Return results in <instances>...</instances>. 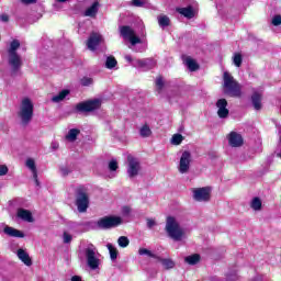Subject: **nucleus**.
Segmentation results:
<instances>
[{
	"label": "nucleus",
	"mask_w": 281,
	"mask_h": 281,
	"mask_svg": "<svg viewBox=\"0 0 281 281\" xmlns=\"http://www.w3.org/2000/svg\"><path fill=\"white\" fill-rule=\"evenodd\" d=\"M98 12H100V2L94 1L88 9H86L83 16L95 19V16H98Z\"/></svg>",
	"instance_id": "obj_16"
},
{
	"label": "nucleus",
	"mask_w": 281,
	"mask_h": 281,
	"mask_svg": "<svg viewBox=\"0 0 281 281\" xmlns=\"http://www.w3.org/2000/svg\"><path fill=\"white\" fill-rule=\"evenodd\" d=\"M88 225L92 229H113L122 225V217L120 216H104L101 217L98 222H90Z\"/></svg>",
	"instance_id": "obj_5"
},
{
	"label": "nucleus",
	"mask_w": 281,
	"mask_h": 281,
	"mask_svg": "<svg viewBox=\"0 0 281 281\" xmlns=\"http://www.w3.org/2000/svg\"><path fill=\"white\" fill-rule=\"evenodd\" d=\"M228 144L232 148H240L244 144L243 135L237 132H231L227 136Z\"/></svg>",
	"instance_id": "obj_15"
},
{
	"label": "nucleus",
	"mask_w": 281,
	"mask_h": 281,
	"mask_svg": "<svg viewBox=\"0 0 281 281\" xmlns=\"http://www.w3.org/2000/svg\"><path fill=\"white\" fill-rule=\"evenodd\" d=\"M105 67L106 69H115L117 67V59L113 56H108L105 60Z\"/></svg>",
	"instance_id": "obj_31"
},
{
	"label": "nucleus",
	"mask_w": 281,
	"mask_h": 281,
	"mask_svg": "<svg viewBox=\"0 0 281 281\" xmlns=\"http://www.w3.org/2000/svg\"><path fill=\"white\" fill-rule=\"evenodd\" d=\"M272 25H274L276 27H278V25H281V15H274L272 18Z\"/></svg>",
	"instance_id": "obj_45"
},
{
	"label": "nucleus",
	"mask_w": 281,
	"mask_h": 281,
	"mask_svg": "<svg viewBox=\"0 0 281 281\" xmlns=\"http://www.w3.org/2000/svg\"><path fill=\"white\" fill-rule=\"evenodd\" d=\"M166 83L164 82V77H157L156 78V91L157 93H161L164 91V87Z\"/></svg>",
	"instance_id": "obj_33"
},
{
	"label": "nucleus",
	"mask_w": 281,
	"mask_h": 281,
	"mask_svg": "<svg viewBox=\"0 0 281 281\" xmlns=\"http://www.w3.org/2000/svg\"><path fill=\"white\" fill-rule=\"evenodd\" d=\"M75 204L80 214H85L89 210V189L85 186H79L75 189Z\"/></svg>",
	"instance_id": "obj_3"
},
{
	"label": "nucleus",
	"mask_w": 281,
	"mask_h": 281,
	"mask_svg": "<svg viewBox=\"0 0 281 281\" xmlns=\"http://www.w3.org/2000/svg\"><path fill=\"white\" fill-rule=\"evenodd\" d=\"M3 232L7 236H10L11 238H25V234H23V232L12 226H5L3 228Z\"/></svg>",
	"instance_id": "obj_17"
},
{
	"label": "nucleus",
	"mask_w": 281,
	"mask_h": 281,
	"mask_svg": "<svg viewBox=\"0 0 281 281\" xmlns=\"http://www.w3.org/2000/svg\"><path fill=\"white\" fill-rule=\"evenodd\" d=\"M79 135H80V130L71 128V130H69L68 134L66 135V139H68V142H76V139H78Z\"/></svg>",
	"instance_id": "obj_27"
},
{
	"label": "nucleus",
	"mask_w": 281,
	"mask_h": 281,
	"mask_svg": "<svg viewBox=\"0 0 281 281\" xmlns=\"http://www.w3.org/2000/svg\"><path fill=\"white\" fill-rule=\"evenodd\" d=\"M194 201L199 203H207L211 198V189L210 187L195 188L192 190Z\"/></svg>",
	"instance_id": "obj_11"
},
{
	"label": "nucleus",
	"mask_w": 281,
	"mask_h": 281,
	"mask_svg": "<svg viewBox=\"0 0 281 281\" xmlns=\"http://www.w3.org/2000/svg\"><path fill=\"white\" fill-rule=\"evenodd\" d=\"M227 280H238V274H236V272L233 274H227Z\"/></svg>",
	"instance_id": "obj_52"
},
{
	"label": "nucleus",
	"mask_w": 281,
	"mask_h": 281,
	"mask_svg": "<svg viewBox=\"0 0 281 281\" xmlns=\"http://www.w3.org/2000/svg\"><path fill=\"white\" fill-rule=\"evenodd\" d=\"M8 166L5 165H0V177H5V175H8Z\"/></svg>",
	"instance_id": "obj_46"
},
{
	"label": "nucleus",
	"mask_w": 281,
	"mask_h": 281,
	"mask_svg": "<svg viewBox=\"0 0 281 281\" xmlns=\"http://www.w3.org/2000/svg\"><path fill=\"white\" fill-rule=\"evenodd\" d=\"M19 47H21V42H19V40H13L10 43V47L8 49L9 65L13 74H16V71L21 69V65H23V63L21 61V56L16 54V49H19Z\"/></svg>",
	"instance_id": "obj_6"
},
{
	"label": "nucleus",
	"mask_w": 281,
	"mask_h": 281,
	"mask_svg": "<svg viewBox=\"0 0 281 281\" xmlns=\"http://www.w3.org/2000/svg\"><path fill=\"white\" fill-rule=\"evenodd\" d=\"M18 218L25 221L26 223H34V217L32 216V212L25 209L18 210Z\"/></svg>",
	"instance_id": "obj_21"
},
{
	"label": "nucleus",
	"mask_w": 281,
	"mask_h": 281,
	"mask_svg": "<svg viewBox=\"0 0 281 281\" xmlns=\"http://www.w3.org/2000/svg\"><path fill=\"white\" fill-rule=\"evenodd\" d=\"M165 232L169 238L177 243L183 240V237L186 236V229H183L181 223H179V220L175 216H167Z\"/></svg>",
	"instance_id": "obj_1"
},
{
	"label": "nucleus",
	"mask_w": 281,
	"mask_h": 281,
	"mask_svg": "<svg viewBox=\"0 0 281 281\" xmlns=\"http://www.w3.org/2000/svg\"><path fill=\"white\" fill-rule=\"evenodd\" d=\"M63 240H64L65 245H69V243H71V240H74V237L69 233L64 232Z\"/></svg>",
	"instance_id": "obj_43"
},
{
	"label": "nucleus",
	"mask_w": 281,
	"mask_h": 281,
	"mask_svg": "<svg viewBox=\"0 0 281 281\" xmlns=\"http://www.w3.org/2000/svg\"><path fill=\"white\" fill-rule=\"evenodd\" d=\"M176 12H178L182 16H186V19H194V9L192 8V5H189L187 8H177Z\"/></svg>",
	"instance_id": "obj_22"
},
{
	"label": "nucleus",
	"mask_w": 281,
	"mask_h": 281,
	"mask_svg": "<svg viewBox=\"0 0 281 281\" xmlns=\"http://www.w3.org/2000/svg\"><path fill=\"white\" fill-rule=\"evenodd\" d=\"M181 142H183V135L181 134H175L171 138V144H173V146H179Z\"/></svg>",
	"instance_id": "obj_38"
},
{
	"label": "nucleus",
	"mask_w": 281,
	"mask_h": 281,
	"mask_svg": "<svg viewBox=\"0 0 281 281\" xmlns=\"http://www.w3.org/2000/svg\"><path fill=\"white\" fill-rule=\"evenodd\" d=\"M100 106H102L100 99H93L78 103L76 105V111L79 113H91V111H98Z\"/></svg>",
	"instance_id": "obj_8"
},
{
	"label": "nucleus",
	"mask_w": 281,
	"mask_h": 281,
	"mask_svg": "<svg viewBox=\"0 0 281 281\" xmlns=\"http://www.w3.org/2000/svg\"><path fill=\"white\" fill-rule=\"evenodd\" d=\"M190 164H192V154L189 150H184L180 156L178 172L188 175L190 172Z\"/></svg>",
	"instance_id": "obj_9"
},
{
	"label": "nucleus",
	"mask_w": 281,
	"mask_h": 281,
	"mask_svg": "<svg viewBox=\"0 0 281 281\" xmlns=\"http://www.w3.org/2000/svg\"><path fill=\"white\" fill-rule=\"evenodd\" d=\"M148 4V0H132L131 5L134 8H145Z\"/></svg>",
	"instance_id": "obj_36"
},
{
	"label": "nucleus",
	"mask_w": 281,
	"mask_h": 281,
	"mask_svg": "<svg viewBox=\"0 0 281 281\" xmlns=\"http://www.w3.org/2000/svg\"><path fill=\"white\" fill-rule=\"evenodd\" d=\"M58 3H65L67 0H57Z\"/></svg>",
	"instance_id": "obj_56"
},
{
	"label": "nucleus",
	"mask_w": 281,
	"mask_h": 281,
	"mask_svg": "<svg viewBox=\"0 0 281 281\" xmlns=\"http://www.w3.org/2000/svg\"><path fill=\"white\" fill-rule=\"evenodd\" d=\"M122 214L123 216H128V214H131V206H123Z\"/></svg>",
	"instance_id": "obj_50"
},
{
	"label": "nucleus",
	"mask_w": 281,
	"mask_h": 281,
	"mask_svg": "<svg viewBox=\"0 0 281 281\" xmlns=\"http://www.w3.org/2000/svg\"><path fill=\"white\" fill-rule=\"evenodd\" d=\"M0 21H1L2 23H8V21H10V15H8L7 13H2V14L0 15Z\"/></svg>",
	"instance_id": "obj_49"
},
{
	"label": "nucleus",
	"mask_w": 281,
	"mask_h": 281,
	"mask_svg": "<svg viewBox=\"0 0 281 281\" xmlns=\"http://www.w3.org/2000/svg\"><path fill=\"white\" fill-rule=\"evenodd\" d=\"M156 260L162 265L164 269H167V270L175 269L176 263L172 259H166L157 256Z\"/></svg>",
	"instance_id": "obj_24"
},
{
	"label": "nucleus",
	"mask_w": 281,
	"mask_h": 281,
	"mask_svg": "<svg viewBox=\"0 0 281 281\" xmlns=\"http://www.w3.org/2000/svg\"><path fill=\"white\" fill-rule=\"evenodd\" d=\"M139 170H142L139 160L133 156H127V177L130 179H135V177L139 175Z\"/></svg>",
	"instance_id": "obj_10"
},
{
	"label": "nucleus",
	"mask_w": 281,
	"mask_h": 281,
	"mask_svg": "<svg viewBox=\"0 0 281 281\" xmlns=\"http://www.w3.org/2000/svg\"><path fill=\"white\" fill-rule=\"evenodd\" d=\"M138 254H139V256H148L149 258L157 259V255L153 254V251H150L146 248H139Z\"/></svg>",
	"instance_id": "obj_37"
},
{
	"label": "nucleus",
	"mask_w": 281,
	"mask_h": 281,
	"mask_svg": "<svg viewBox=\"0 0 281 281\" xmlns=\"http://www.w3.org/2000/svg\"><path fill=\"white\" fill-rule=\"evenodd\" d=\"M109 170H111L112 172H115V170H117V160H111L109 162Z\"/></svg>",
	"instance_id": "obj_44"
},
{
	"label": "nucleus",
	"mask_w": 281,
	"mask_h": 281,
	"mask_svg": "<svg viewBox=\"0 0 281 281\" xmlns=\"http://www.w3.org/2000/svg\"><path fill=\"white\" fill-rule=\"evenodd\" d=\"M251 102L255 111H260V109H262V93L254 92L251 95Z\"/></svg>",
	"instance_id": "obj_20"
},
{
	"label": "nucleus",
	"mask_w": 281,
	"mask_h": 281,
	"mask_svg": "<svg viewBox=\"0 0 281 281\" xmlns=\"http://www.w3.org/2000/svg\"><path fill=\"white\" fill-rule=\"evenodd\" d=\"M100 43H102V35H100V33L92 32L87 41V47L90 52H95Z\"/></svg>",
	"instance_id": "obj_14"
},
{
	"label": "nucleus",
	"mask_w": 281,
	"mask_h": 281,
	"mask_svg": "<svg viewBox=\"0 0 281 281\" xmlns=\"http://www.w3.org/2000/svg\"><path fill=\"white\" fill-rule=\"evenodd\" d=\"M16 256L21 262L26 265V267H32V258H30V254L23 250V248L18 249Z\"/></svg>",
	"instance_id": "obj_18"
},
{
	"label": "nucleus",
	"mask_w": 281,
	"mask_h": 281,
	"mask_svg": "<svg viewBox=\"0 0 281 281\" xmlns=\"http://www.w3.org/2000/svg\"><path fill=\"white\" fill-rule=\"evenodd\" d=\"M217 109V115L221 120H226L229 117V110L227 109V99H220L215 104Z\"/></svg>",
	"instance_id": "obj_13"
},
{
	"label": "nucleus",
	"mask_w": 281,
	"mask_h": 281,
	"mask_svg": "<svg viewBox=\"0 0 281 281\" xmlns=\"http://www.w3.org/2000/svg\"><path fill=\"white\" fill-rule=\"evenodd\" d=\"M36 186H41V182H38V176L34 178Z\"/></svg>",
	"instance_id": "obj_55"
},
{
	"label": "nucleus",
	"mask_w": 281,
	"mask_h": 281,
	"mask_svg": "<svg viewBox=\"0 0 281 281\" xmlns=\"http://www.w3.org/2000/svg\"><path fill=\"white\" fill-rule=\"evenodd\" d=\"M22 3H25L26 5H30L32 3H36V0H21Z\"/></svg>",
	"instance_id": "obj_53"
},
{
	"label": "nucleus",
	"mask_w": 281,
	"mask_h": 281,
	"mask_svg": "<svg viewBox=\"0 0 281 281\" xmlns=\"http://www.w3.org/2000/svg\"><path fill=\"white\" fill-rule=\"evenodd\" d=\"M81 87H91L93 85V78L90 77H83L80 79Z\"/></svg>",
	"instance_id": "obj_39"
},
{
	"label": "nucleus",
	"mask_w": 281,
	"mask_h": 281,
	"mask_svg": "<svg viewBox=\"0 0 281 281\" xmlns=\"http://www.w3.org/2000/svg\"><path fill=\"white\" fill-rule=\"evenodd\" d=\"M223 82L225 95H229L231 98H240L243 95V86L229 72H224Z\"/></svg>",
	"instance_id": "obj_2"
},
{
	"label": "nucleus",
	"mask_w": 281,
	"mask_h": 281,
	"mask_svg": "<svg viewBox=\"0 0 281 281\" xmlns=\"http://www.w3.org/2000/svg\"><path fill=\"white\" fill-rule=\"evenodd\" d=\"M117 245H119V247H122L123 249H125V247L131 245V240L126 236H121L117 239Z\"/></svg>",
	"instance_id": "obj_34"
},
{
	"label": "nucleus",
	"mask_w": 281,
	"mask_h": 281,
	"mask_svg": "<svg viewBox=\"0 0 281 281\" xmlns=\"http://www.w3.org/2000/svg\"><path fill=\"white\" fill-rule=\"evenodd\" d=\"M26 168L32 171L33 179H36L37 171H36V162L34 161V159L32 158L26 159Z\"/></svg>",
	"instance_id": "obj_28"
},
{
	"label": "nucleus",
	"mask_w": 281,
	"mask_h": 281,
	"mask_svg": "<svg viewBox=\"0 0 281 281\" xmlns=\"http://www.w3.org/2000/svg\"><path fill=\"white\" fill-rule=\"evenodd\" d=\"M95 246L93 244H89L85 249V256L87 260V265L92 271H95L100 267V259L95 257Z\"/></svg>",
	"instance_id": "obj_7"
},
{
	"label": "nucleus",
	"mask_w": 281,
	"mask_h": 281,
	"mask_svg": "<svg viewBox=\"0 0 281 281\" xmlns=\"http://www.w3.org/2000/svg\"><path fill=\"white\" fill-rule=\"evenodd\" d=\"M22 126H27L34 117V103L30 98H24L20 105V111L18 113Z\"/></svg>",
	"instance_id": "obj_4"
},
{
	"label": "nucleus",
	"mask_w": 281,
	"mask_h": 281,
	"mask_svg": "<svg viewBox=\"0 0 281 281\" xmlns=\"http://www.w3.org/2000/svg\"><path fill=\"white\" fill-rule=\"evenodd\" d=\"M250 207L255 210V212H260V210H262V200H260V198H254L250 202Z\"/></svg>",
	"instance_id": "obj_30"
},
{
	"label": "nucleus",
	"mask_w": 281,
	"mask_h": 281,
	"mask_svg": "<svg viewBox=\"0 0 281 281\" xmlns=\"http://www.w3.org/2000/svg\"><path fill=\"white\" fill-rule=\"evenodd\" d=\"M155 225H157V222H155V220L147 218V227H148V229H153V227H155Z\"/></svg>",
	"instance_id": "obj_48"
},
{
	"label": "nucleus",
	"mask_w": 281,
	"mask_h": 281,
	"mask_svg": "<svg viewBox=\"0 0 281 281\" xmlns=\"http://www.w3.org/2000/svg\"><path fill=\"white\" fill-rule=\"evenodd\" d=\"M130 49H132V52H136V53L142 54V53L146 52V45H139V46L135 45V46H130Z\"/></svg>",
	"instance_id": "obj_42"
},
{
	"label": "nucleus",
	"mask_w": 281,
	"mask_h": 281,
	"mask_svg": "<svg viewBox=\"0 0 281 281\" xmlns=\"http://www.w3.org/2000/svg\"><path fill=\"white\" fill-rule=\"evenodd\" d=\"M184 65L190 71H196L199 69V64H196V60L192 59L191 57H187L184 59Z\"/></svg>",
	"instance_id": "obj_25"
},
{
	"label": "nucleus",
	"mask_w": 281,
	"mask_h": 281,
	"mask_svg": "<svg viewBox=\"0 0 281 281\" xmlns=\"http://www.w3.org/2000/svg\"><path fill=\"white\" fill-rule=\"evenodd\" d=\"M233 63L235 65V67H240V65H243V55L240 54H235L233 57Z\"/></svg>",
	"instance_id": "obj_40"
},
{
	"label": "nucleus",
	"mask_w": 281,
	"mask_h": 281,
	"mask_svg": "<svg viewBox=\"0 0 281 281\" xmlns=\"http://www.w3.org/2000/svg\"><path fill=\"white\" fill-rule=\"evenodd\" d=\"M119 32L122 38H124L125 41H128L132 37V35L135 34V30H133V27L128 25L120 26Z\"/></svg>",
	"instance_id": "obj_19"
},
{
	"label": "nucleus",
	"mask_w": 281,
	"mask_h": 281,
	"mask_svg": "<svg viewBox=\"0 0 281 281\" xmlns=\"http://www.w3.org/2000/svg\"><path fill=\"white\" fill-rule=\"evenodd\" d=\"M139 135H140V137L146 139V138L150 137V135H153V130H150V126L148 124H144L139 128Z\"/></svg>",
	"instance_id": "obj_26"
},
{
	"label": "nucleus",
	"mask_w": 281,
	"mask_h": 281,
	"mask_svg": "<svg viewBox=\"0 0 281 281\" xmlns=\"http://www.w3.org/2000/svg\"><path fill=\"white\" fill-rule=\"evenodd\" d=\"M131 43V47H135V45L142 43V38L135 35V33L132 35V37L128 40Z\"/></svg>",
	"instance_id": "obj_41"
},
{
	"label": "nucleus",
	"mask_w": 281,
	"mask_h": 281,
	"mask_svg": "<svg viewBox=\"0 0 281 281\" xmlns=\"http://www.w3.org/2000/svg\"><path fill=\"white\" fill-rule=\"evenodd\" d=\"M60 172H61L63 177H67V176L71 175V169H69L68 167H61Z\"/></svg>",
	"instance_id": "obj_47"
},
{
	"label": "nucleus",
	"mask_w": 281,
	"mask_h": 281,
	"mask_svg": "<svg viewBox=\"0 0 281 281\" xmlns=\"http://www.w3.org/2000/svg\"><path fill=\"white\" fill-rule=\"evenodd\" d=\"M158 23L160 27H168V25H170V18L167 15H161L158 18Z\"/></svg>",
	"instance_id": "obj_35"
},
{
	"label": "nucleus",
	"mask_w": 281,
	"mask_h": 281,
	"mask_svg": "<svg viewBox=\"0 0 281 281\" xmlns=\"http://www.w3.org/2000/svg\"><path fill=\"white\" fill-rule=\"evenodd\" d=\"M69 95V90H61L58 94L52 98V102L58 103L63 102V100Z\"/></svg>",
	"instance_id": "obj_29"
},
{
	"label": "nucleus",
	"mask_w": 281,
	"mask_h": 281,
	"mask_svg": "<svg viewBox=\"0 0 281 281\" xmlns=\"http://www.w3.org/2000/svg\"><path fill=\"white\" fill-rule=\"evenodd\" d=\"M124 58L133 67V64L135 63L136 59H134L133 56H131V55H125Z\"/></svg>",
	"instance_id": "obj_51"
},
{
	"label": "nucleus",
	"mask_w": 281,
	"mask_h": 281,
	"mask_svg": "<svg viewBox=\"0 0 281 281\" xmlns=\"http://www.w3.org/2000/svg\"><path fill=\"white\" fill-rule=\"evenodd\" d=\"M106 248L110 252L111 260H117V248H115L112 244H108Z\"/></svg>",
	"instance_id": "obj_32"
},
{
	"label": "nucleus",
	"mask_w": 281,
	"mask_h": 281,
	"mask_svg": "<svg viewBox=\"0 0 281 281\" xmlns=\"http://www.w3.org/2000/svg\"><path fill=\"white\" fill-rule=\"evenodd\" d=\"M133 67L143 69V71H150V69H155V67H157V60L154 58L135 59Z\"/></svg>",
	"instance_id": "obj_12"
},
{
	"label": "nucleus",
	"mask_w": 281,
	"mask_h": 281,
	"mask_svg": "<svg viewBox=\"0 0 281 281\" xmlns=\"http://www.w3.org/2000/svg\"><path fill=\"white\" fill-rule=\"evenodd\" d=\"M58 143H56V142H53L52 144H50V147H52V149L53 150H58Z\"/></svg>",
	"instance_id": "obj_54"
},
{
	"label": "nucleus",
	"mask_w": 281,
	"mask_h": 281,
	"mask_svg": "<svg viewBox=\"0 0 281 281\" xmlns=\"http://www.w3.org/2000/svg\"><path fill=\"white\" fill-rule=\"evenodd\" d=\"M184 262L187 265H190L191 267H194V265H199V262H201V255L193 254V255L187 256L184 257Z\"/></svg>",
	"instance_id": "obj_23"
}]
</instances>
